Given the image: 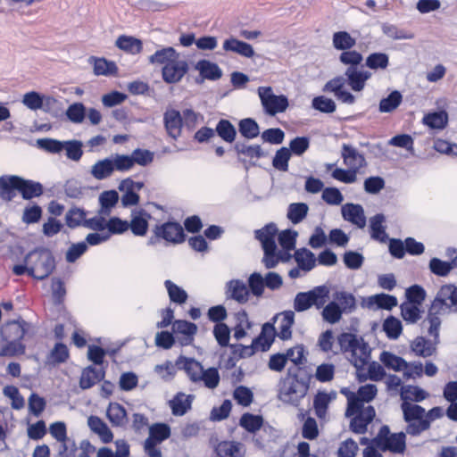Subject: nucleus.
<instances>
[{"label": "nucleus", "mask_w": 457, "mask_h": 457, "mask_svg": "<svg viewBox=\"0 0 457 457\" xmlns=\"http://www.w3.org/2000/svg\"><path fill=\"white\" fill-rule=\"evenodd\" d=\"M295 260L304 273L312 270L316 264L314 254L305 248L295 251Z\"/></svg>", "instance_id": "36"}, {"label": "nucleus", "mask_w": 457, "mask_h": 457, "mask_svg": "<svg viewBox=\"0 0 457 457\" xmlns=\"http://www.w3.org/2000/svg\"><path fill=\"white\" fill-rule=\"evenodd\" d=\"M120 157L125 159L124 172H128L132 170L135 164L146 166L151 163L154 160V154L149 150L135 149L131 154H120Z\"/></svg>", "instance_id": "20"}, {"label": "nucleus", "mask_w": 457, "mask_h": 457, "mask_svg": "<svg viewBox=\"0 0 457 457\" xmlns=\"http://www.w3.org/2000/svg\"><path fill=\"white\" fill-rule=\"evenodd\" d=\"M155 234L168 242L180 243L184 240V230L180 224L177 222H167L155 228Z\"/></svg>", "instance_id": "17"}, {"label": "nucleus", "mask_w": 457, "mask_h": 457, "mask_svg": "<svg viewBox=\"0 0 457 457\" xmlns=\"http://www.w3.org/2000/svg\"><path fill=\"white\" fill-rule=\"evenodd\" d=\"M144 183L134 181L127 178L120 181L118 189L122 193L121 204L123 207L137 205L139 202L138 192L143 188Z\"/></svg>", "instance_id": "13"}, {"label": "nucleus", "mask_w": 457, "mask_h": 457, "mask_svg": "<svg viewBox=\"0 0 457 457\" xmlns=\"http://www.w3.org/2000/svg\"><path fill=\"white\" fill-rule=\"evenodd\" d=\"M309 389V385L303 379L296 376L288 375L280 380L278 386V399L288 404L297 406L304 398Z\"/></svg>", "instance_id": "7"}, {"label": "nucleus", "mask_w": 457, "mask_h": 457, "mask_svg": "<svg viewBox=\"0 0 457 457\" xmlns=\"http://www.w3.org/2000/svg\"><path fill=\"white\" fill-rule=\"evenodd\" d=\"M64 141H59L53 138H41L37 140V145L48 153L59 154L63 151Z\"/></svg>", "instance_id": "61"}, {"label": "nucleus", "mask_w": 457, "mask_h": 457, "mask_svg": "<svg viewBox=\"0 0 457 457\" xmlns=\"http://www.w3.org/2000/svg\"><path fill=\"white\" fill-rule=\"evenodd\" d=\"M28 324L25 321H10L1 328V336L5 341H19L26 332Z\"/></svg>", "instance_id": "26"}, {"label": "nucleus", "mask_w": 457, "mask_h": 457, "mask_svg": "<svg viewBox=\"0 0 457 457\" xmlns=\"http://www.w3.org/2000/svg\"><path fill=\"white\" fill-rule=\"evenodd\" d=\"M87 425L94 433L98 435L103 443L107 444L112 441V432L99 417L90 416L87 419Z\"/></svg>", "instance_id": "30"}, {"label": "nucleus", "mask_w": 457, "mask_h": 457, "mask_svg": "<svg viewBox=\"0 0 457 457\" xmlns=\"http://www.w3.org/2000/svg\"><path fill=\"white\" fill-rule=\"evenodd\" d=\"M405 437L403 432L391 433L387 426H382L372 444L382 452L403 453L406 449Z\"/></svg>", "instance_id": "10"}, {"label": "nucleus", "mask_w": 457, "mask_h": 457, "mask_svg": "<svg viewBox=\"0 0 457 457\" xmlns=\"http://www.w3.org/2000/svg\"><path fill=\"white\" fill-rule=\"evenodd\" d=\"M329 289L327 286H318L307 292H299L295 295L293 307L297 312L308 311L312 306L322 308L328 298Z\"/></svg>", "instance_id": "9"}, {"label": "nucleus", "mask_w": 457, "mask_h": 457, "mask_svg": "<svg viewBox=\"0 0 457 457\" xmlns=\"http://www.w3.org/2000/svg\"><path fill=\"white\" fill-rule=\"evenodd\" d=\"M188 71L187 61L179 56L173 62H167L162 68V79L166 83H178Z\"/></svg>", "instance_id": "14"}, {"label": "nucleus", "mask_w": 457, "mask_h": 457, "mask_svg": "<svg viewBox=\"0 0 457 457\" xmlns=\"http://www.w3.org/2000/svg\"><path fill=\"white\" fill-rule=\"evenodd\" d=\"M348 84L354 91H361L365 86L366 80L371 76L370 72L362 67L349 66L345 71Z\"/></svg>", "instance_id": "19"}, {"label": "nucleus", "mask_w": 457, "mask_h": 457, "mask_svg": "<svg viewBox=\"0 0 457 457\" xmlns=\"http://www.w3.org/2000/svg\"><path fill=\"white\" fill-rule=\"evenodd\" d=\"M291 157V152L286 147H282L278 150L275 157L273 158V166L281 171H287L288 170V161Z\"/></svg>", "instance_id": "60"}, {"label": "nucleus", "mask_w": 457, "mask_h": 457, "mask_svg": "<svg viewBox=\"0 0 457 457\" xmlns=\"http://www.w3.org/2000/svg\"><path fill=\"white\" fill-rule=\"evenodd\" d=\"M239 132L243 137L248 139H253L258 137L260 134V129L254 120L246 118L240 120Z\"/></svg>", "instance_id": "51"}, {"label": "nucleus", "mask_w": 457, "mask_h": 457, "mask_svg": "<svg viewBox=\"0 0 457 457\" xmlns=\"http://www.w3.org/2000/svg\"><path fill=\"white\" fill-rule=\"evenodd\" d=\"M338 344L341 351L357 369L368 363L370 348L362 339H358L353 334L344 333L338 337Z\"/></svg>", "instance_id": "6"}, {"label": "nucleus", "mask_w": 457, "mask_h": 457, "mask_svg": "<svg viewBox=\"0 0 457 457\" xmlns=\"http://www.w3.org/2000/svg\"><path fill=\"white\" fill-rule=\"evenodd\" d=\"M178 57L179 54L173 47H165L149 56V62L165 65L167 62H173Z\"/></svg>", "instance_id": "42"}, {"label": "nucleus", "mask_w": 457, "mask_h": 457, "mask_svg": "<svg viewBox=\"0 0 457 457\" xmlns=\"http://www.w3.org/2000/svg\"><path fill=\"white\" fill-rule=\"evenodd\" d=\"M309 207L304 203H294L289 204L287 218L294 224L301 222L307 215Z\"/></svg>", "instance_id": "45"}, {"label": "nucleus", "mask_w": 457, "mask_h": 457, "mask_svg": "<svg viewBox=\"0 0 457 457\" xmlns=\"http://www.w3.org/2000/svg\"><path fill=\"white\" fill-rule=\"evenodd\" d=\"M377 394V386L367 384L361 386L356 394L348 395L345 416L352 417L350 429L353 433L364 434L367 431V427L373 420L376 412L371 405L365 406V403L372 401Z\"/></svg>", "instance_id": "1"}, {"label": "nucleus", "mask_w": 457, "mask_h": 457, "mask_svg": "<svg viewBox=\"0 0 457 457\" xmlns=\"http://www.w3.org/2000/svg\"><path fill=\"white\" fill-rule=\"evenodd\" d=\"M165 129L168 135L177 139L181 134L182 116L179 111L174 109L167 110L163 115Z\"/></svg>", "instance_id": "21"}, {"label": "nucleus", "mask_w": 457, "mask_h": 457, "mask_svg": "<svg viewBox=\"0 0 457 457\" xmlns=\"http://www.w3.org/2000/svg\"><path fill=\"white\" fill-rule=\"evenodd\" d=\"M227 296L239 303H245L249 300L250 291L244 281L234 279L227 284Z\"/></svg>", "instance_id": "25"}, {"label": "nucleus", "mask_w": 457, "mask_h": 457, "mask_svg": "<svg viewBox=\"0 0 457 457\" xmlns=\"http://www.w3.org/2000/svg\"><path fill=\"white\" fill-rule=\"evenodd\" d=\"M116 46L127 53L137 54L142 50V42L133 37L120 36L116 40Z\"/></svg>", "instance_id": "39"}, {"label": "nucleus", "mask_w": 457, "mask_h": 457, "mask_svg": "<svg viewBox=\"0 0 457 457\" xmlns=\"http://www.w3.org/2000/svg\"><path fill=\"white\" fill-rule=\"evenodd\" d=\"M295 322V312L286 311L275 317V329L277 337L282 340H288L292 337V327Z\"/></svg>", "instance_id": "15"}, {"label": "nucleus", "mask_w": 457, "mask_h": 457, "mask_svg": "<svg viewBox=\"0 0 457 457\" xmlns=\"http://www.w3.org/2000/svg\"><path fill=\"white\" fill-rule=\"evenodd\" d=\"M235 149L239 155H245L250 159H259L265 156V153L262 147L258 145H246L245 144L237 143Z\"/></svg>", "instance_id": "54"}, {"label": "nucleus", "mask_w": 457, "mask_h": 457, "mask_svg": "<svg viewBox=\"0 0 457 457\" xmlns=\"http://www.w3.org/2000/svg\"><path fill=\"white\" fill-rule=\"evenodd\" d=\"M15 190L21 192L24 199H31L42 195L43 187L40 183L26 180L14 175L0 177V197L11 201L16 195Z\"/></svg>", "instance_id": "4"}, {"label": "nucleus", "mask_w": 457, "mask_h": 457, "mask_svg": "<svg viewBox=\"0 0 457 457\" xmlns=\"http://www.w3.org/2000/svg\"><path fill=\"white\" fill-rule=\"evenodd\" d=\"M222 48L225 52L237 54L245 58H252L255 54L253 47L250 44L233 37L224 40Z\"/></svg>", "instance_id": "23"}, {"label": "nucleus", "mask_w": 457, "mask_h": 457, "mask_svg": "<svg viewBox=\"0 0 457 457\" xmlns=\"http://www.w3.org/2000/svg\"><path fill=\"white\" fill-rule=\"evenodd\" d=\"M124 161V158L120 157V154H111L93 164L90 175L97 180H104L110 178L114 171L123 173L126 167Z\"/></svg>", "instance_id": "11"}, {"label": "nucleus", "mask_w": 457, "mask_h": 457, "mask_svg": "<svg viewBox=\"0 0 457 457\" xmlns=\"http://www.w3.org/2000/svg\"><path fill=\"white\" fill-rule=\"evenodd\" d=\"M448 116L445 112L428 113L424 116L423 123L431 129H442L447 123Z\"/></svg>", "instance_id": "48"}, {"label": "nucleus", "mask_w": 457, "mask_h": 457, "mask_svg": "<svg viewBox=\"0 0 457 457\" xmlns=\"http://www.w3.org/2000/svg\"><path fill=\"white\" fill-rule=\"evenodd\" d=\"M343 218L356 225L358 228H364L366 225V217L361 205L354 204H345L341 208Z\"/></svg>", "instance_id": "22"}, {"label": "nucleus", "mask_w": 457, "mask_h": 457, "mask_svg": "<svg viewBox=\"0 0 457 457\" xmlns=\"http://www.w3.org/2000/svg\"><path fill=\"white\" fill-rule=\"evenodd\" d=\"M285 356H287V361L289 360L295 365H303L306 361L305 350L302 345L289 348Z\"/></svg>", "instance_id": "64"}, {"label": "nucleus", "mask_w": 457, "mask_h": 457, "mask_svg": "<svg viewBox=\"0 0 457 457\" xmlns=\"http://www.w3.org/2000/svg\"><path fill=\"white\" fill-rule=\"evenodd\" d=\"M385 220L383 214H377L370 219L371 237L379 242H386L387 239V235L383 225Z\"/></svg>", "instance_id": "35"}, {"label": "nucleus", "mask_w": 457, "mask_h": 457, "mask_svg": "<svg viewBox=\"0 0 457 457\" xmlns=\"http://www.w3.org/2000/svg\"><path fill=\"white\" fill-rule=\"evenodd\" d=\"M379 361L386 368L397 372H402L403 367H405V361L402 357L386 351L380 353Z\"/></svg>", "instance_id": "41"}, {"label": "nucleus", "mask_w": 457, "mask_h": 457, "mask_svg": "<svg viewBox=\"0 0 457 457\" xmlns=\"http://www.w3.org/2000/svg\"><path fill=\"white\" fill-rule=\"evenodd\" d=\"M369 303L380 309L391 310L397 305V299L390 295L378 294L370 297Z\"/></svg>", "instance_id": "49"}, {"label": "nucleus", "mask_w": 457, "mask_h": 457, "mask_svg": "<svg viewBox=\"0 0 457 457\" xmlns=\"http://www.w3.org/2000/svg\"><path fill=\"white\" fill-rule=\"evenodd\" d=\"M401 408L405 421L424 419L425 409L418 404L410 402H403Z\"/></svg>", "instance_id": "44"}, {"label": "nucleus", "mask_w": 457, "mask_h": 457, "mask_svg": "<svg viewBox=\"0 0 457 457\" xmlns=\"http://www.w3.org/2000/svg\"><path fill=\"white\" fill-rule=\"evenodd\" d=\"M277 336L275 326L270 323H265L262 326L261 335L253 342L255 348L261 347L262 351L268 350Z\"/></svg>", "instance_id": "32"}, {"label": "nucleus", "mask_w": 457, "mask_h": 457, "mask_svg": "<svg viewBox=\"0 0 457 457\" xmlns=\"http://www.w3.org/2000/svg\"><path fill=\"white\" fill-rule=\"evenodd\" d=\"M355 43V39L346 31H338L333 35V46L337 50L351 49Z\"/></svg>", "instance_id": "52"}, {"label": "nucleus", "mask_w": 457, "mask_h": 457, "mask_svg": "<svg viewBox=\"0 0 457 457\" xmlns=\"http://www.w3.org/2000/svg\"><path fill=\"white\" fill-rule=\"evenodd\" d=\"M82 145V143L78 140L64 141L63 150L66 152V156L74 162L79 161L83 154Z\"/></svg>", "instance_id": "58"}, {"label": "nucleus", "mask_w": 457, "mask_h": 457, "mask_svg": "<svg viewBox=\"0 0 457 457\" xmlns=\"http://www.w3.org/2000/svg\"><path fill=\"white\" fill-rule=\"evenodd\" d=\"M220 457H245V449L243 444L234 441H222L216 447Z\"/></svg>", "instance_id": "29"}, {"label": "nucleus", "mask_w": 457, "mask_h": 457, "mask_svg": "<svg viewBox=\"0 0 457 457\" xmlns=\"http://www.w3.org/2000/svg\"><path fill=\"white\" fill-rule=\"evenodd\" d=\"M342 158L344 163L356 173L361 168L366 165L364 156L354 147L348 145H344L342 147Z\"/></svg>", "instance_id": "24"}, {"label": "nucleus", "mask_w": 457, "mask_h": 457, "mask_svg": "<svg viewBox=\"0 0 457 457\" xmlns=\"http://www.w3.org/2000/svg\"><path fill=\"white\" fill-rule=\"evenodd\" d=\"M333 303H337L339 309L344 313H351L356 308V299L354 295L347 291L340 290L333 294Z\"/></svg>", "instance_id": "31"}, {"label": "nucleus", "mask_w": 457, "mask_h": 457, "mask_svg": "<svg viewBox=\"0 0 457 457\" xmlns=\"http://www.w3.org/2000/svg\"><path fill=\"white\" fill-rule=\"evenodd\" d=\"M170 436V428L164 423H156L149 428V436L146 439H152V442L161 444Z\"/></svg>", "instance_id": "43"}, {"label": "nucleus", "mask_w": 457, "mask_h": 457, "mask_svg": "<svg viewBox=\"0 0 457 457\" xmlns=\"http://www.w3.org/2000/svg\"><path fill=\"white\" fill-rule=\"evenodd\" d=\"M411 347L412 352L416 355L421 356L424 358L431 356L436 351V347H435L434 344L422 337H419L415 338L412 341Z\"/></svg>", "instance_id": "38"}, {"label": "nucleus", "mask_w": 457, "mask_h": 457, "mask_svg": "<svg viewBox=\"0 0 457 457\" xmlns=\"http://www.w3.org/2000/svg\"><path fill=\"white\" fill-rule=\"evenodd\" d=\"M195 396L185 393H178L169 401V406L175 416H183L191 409Z\"/></svg>", "instance_id": "27"}, {"label": "nucleus", "mask_w": 457, "mask_h": 457, "mask_svg": "<svg viewBox=\"0 0 457 457\" xmlns=\"http://www.w3.org/2000/svg\"><path fill=\"white\" fill-rule=\"evenodd\" d=\"M457 312V287L446 284L440 287L431 306L428 317L424 320V327H428V333L436 342L439 337L441 317Z\"/></svg>", "instance_id": "2"}, {"label": "nucleus", "mask_w": 457, "mask_h": 457, "mask_svg": "<svg viewBox=\"0 0 457 457\" xmlns=\"http://www.w3.org/2000/svg\"><path fill=\"white\" fill-rule=\"evenodd\" d=\"M277 232L278 229L274 224H269L255 231V237L261 242L264 252L262 263L267 269H272L280 261L287 260V257H284V253L278 250L276 245Z\"/></svg>", "instance_id": "5"}, {"label": "nucleus", "mask_w": 457, "mask_h": 457, "mask_svg": "<svg viewBox=\"0 0 457 457\" xmlns=\"http://www.w3.org/2000/svg\"><path fill=\"white\" fill-rule=\"evenodd\" d=\"M69 356L67 347L62 344H56L47 357V363L56 364L64 362Z\"/></svg>", "instance_id": "62"}, {"label": "nucleus", "mask_w": 457, "mask_h": 457, "mask_svg": "<svg viewBox=\"0 0 457 457\" xmlns=\"http://www.w3.org/2000/svg\"><path fill=\"white\" fill-rule=\"evenodd\" d=\"M164 285L171 302L178 304H183L187 302V294L183 288L169 279L164 282Z\"/></svg>", "instance_id": "46"}, {"label": "nucleus", "mask_w": 457, "mask_h": 457, "mask_svg": "<svg viewBox=\"0 0 457 457\" xmlns=\"http://www.w3.org/2000/svg\"><path fill=\"white\" fill-rule=\"evenodd\" d=\"M402 328L401 321L393 316L387 318L383 324L384 331L391 339L398 338L402 333Z\"/></svg>", "instance_id": "59"}, {"label": "nucleus", "mask_w": 457, "mask_h": 457, "mask_svg": "<svg viewBox=\"0 0 457 457\" xmlns=\"http://www.w3.org/2000/svg\"><path fill=\"white\" fill-rule=\"evenodd\" d=\"M248 289L250 294L257 298L262 297L265 289L263 276L259 272L252 273L248 278Z\"/></svg>", "instance_id": "47"}, {"label": "nucleus", "mask_w": 457, "mask_h": 457, "mask_svg": "<svg viewBox=\"0 0 457 457\" xmlns=\"http://www.w3.org/2000/svg\"><path fill=\"white\" fill-rule=\"evenodd\" d=\"M401 313L403 320L410 323H415L420 318V306L411 302L402 303Z\"/></svg>", "instance_id": "53"}, {"label": "nucleus", "mask_w": 457, "mask_h": 457, "mask_svg": "<svg viewBox=\"0 0 457 457\" xmlns=\"http://www.w3.org/2000/svg\"><path fill=\"white\" fill-rule=\"evenodd\" d=\"M119 200V195L115 190H109L103 192L99 196L102 211L104 214H109L111 208H112Z\"/></svg>", "instance_id": "57"}, {"label": "nucleus", "mask_w": 457, "mask_h": 457, "mask_svg": "<svg viewBox=\"0 0 457 457\" xmlns=\"http://www.w3.org/2000/svg\"><path fill=\"white\" fill-rule=\"evenodd\" d=\"M105 375L102 368L88 366L85 368L81 373L79 379L80 388L86 390L94 386L96 384L104 379Z\"/></svg>", "instance_id": "28"}, {"label": "nucleus", "mask_w": 457, "mask_h": 457, "mask_svg": "<svg viewBox=\"0 0 457 457\" xmlns=\"http://www.w3.org/2000/svg\"><path fill=\"white\" fill-rule=\"evenodd\" d=\"M258 96L265 112L274 116L283 112L288 107V100L284 95L276 96L270 87H260Z\"/></svg>", "instance_id": "12"}, {"label": "nucleus", "mask_w": 457, "mask_h": 457, "mask_svg": "<svg viewBox=\"0 0 457 457\" xmlns=\"http://www.w3.org/2000/svg\"><path fill=\"white\" fill-rule=\"evenodd\" d=\"M110 422L116 427L123 426L127 421V412L125 408L117 403H111L106 411Z\"/></svg>", "instance_id": "33"}, {"label": "nucleus", "mask_w": 457, "mask_h": 457, "mask_svg": "<svg viewBox=\"0 0 457 457\" xmlns=\"http://www.w3.org/2000/svg\"><path fill=\"white\" fill-rule=\"evenodd\" d=\"M430 271L437 276L445 277L453 270V265L438 258H432L429 262Z\"/></svg>", "instance_id": "63"}, {"label": "nucleus", "mask_w": 457, "mask_h": 457, "mask_svg": "<svg viewBox=\"0 0 457 457\" xmlns=\"http://www.w3.org/2000/svg\"><path fill=\"white\" fill-rule=\"evenodd\" d=\"M179 370H184L189 380L195 384H203L209 389L219 386L220 374L217 369H204L203 365L194 358L180 355L175 361Z\"/></svg>", "instance_id": "3"}, {"label": "nucleus", "mask_w": 457, "mask_h": 457, "mask_svg": "<svg viewBox=\"0 0 457 457\" xmlns=\"http://www.w3.org/2000/svg\"><path fill=\"white\" fill-rule=\"evenodd\" d=\"M196 69L200 74L207 79L216 80L222 76V71L220 68L210 61L202 60L196 64Z\"/></svg>", "instance_id": "37"}, {"label": "nucleus", "mask_w": 457, "mask_h": 457, "mask_svg": "<svg viewBox=\"0 0 457 457\" xmlns=\"http://www.w3.org/2000/svg\"><path fill=\"white\" fill-rule=\"evenodd\" d=\"M401 398L403 402H421L428 397V393L417 386H404L401 388Z\"/></svg>", "instance_id": "34"}, {"label": "nucleus", "mask_w": 457, "mask_h": 457, "mask_svg": "<svg viewBox=\"0 0 457 457\" xmlns=\"http://www.w3.org/2000/svg\"><path fill=\"white\" fill-rule=\"evenodd\" d=\"M151 215L145 210H134L131 212V219L129 221V229L137 237H144L148 230V221Z\"/></svg>", "instance_id": "18"}, {"label": "nucleus", "mask_w": 457, "mask_h": 457, "mask_svg": "<svg viewBox=\"0 0 457 457\" xmlns=\"http://www.w3.org/2000/svg\"><path fill=\"white\" fill-rule=\"evenodd\" d=\"M172 330L181 345H188L193 341L197 327L187 320H176L172 325Z\"/></svg>", "instance_id": "16"}, {"label": "nucleus", "mask_w": 457, "mask_h": 457, "mask_svg": "<svg viewBox=\"0 0 457 457\" xmlns=\"http://www.w3.org/2000/svg\"><path fill=\"white\" fill-rule=\"evenodd\" d=\"M214 131L228 143H232L237 135L235 127L228 120H220Z\"/></svg>", "instance_id": "50"}, {"label": "nucleus", "mask_w": 457, "mask_h": 457, "mask_svg": "<svg viewBox=\"0 0 457 457\" xmlns=\"http://www.w3.org/2000/svg\"><path fill=\"white\" fill-rule=\"evenodd\" d=\"M94 62V72L96 75H110L115 72L116 65L114 62H108L104 58L90 57L89 59Z\"/></svg>", "instance_id": "55"}, {"label": "nucleus", "mask_w": 457, "mask_h": 457, "mask_svg": "<svg viewBox=\"0 0 457 457\" xmlns=\"http://www.w3.org/2000/svg\"><path fill=\"white\" fill-rule=\"evenodd\" d=\"M322 307L321 317L324 321L329 324H336L340 321L344 312L339 309L337 303H333V301H331L327 305L324 304Z\"/></svg>", "instance_id": "40"}, {"label": "nucleus", "mask_w": 457, "mask_h": 457, "mask_svg": "<svg viewBox=\"0 0 457 457\" xmlns=\"http://www.w3.org/2000/svg\"><path fill=\"white\" fill-rule=\"evenodd\" d=\"M24 262L29 265V275L37 279L46 278L54 268V259L46 250L30 252L26 255Z\"/></svg>", "instance_id": "8"}, {"label": "nucleus", "mask_w": 457, "mask_h": 457, "mask_svg": "<svg viewBox=\"0 0 457 457\" xmlns=\"http://www.w3.org/2000/svg\"><path fill=\"white\" fill-rule=\"evenodd\" d=\"M401 102L402 95L398 91H394L380 101L379 111L381 112H391L399 106Z\"/></svg>", "instance_id": "56"}]
</instances>
